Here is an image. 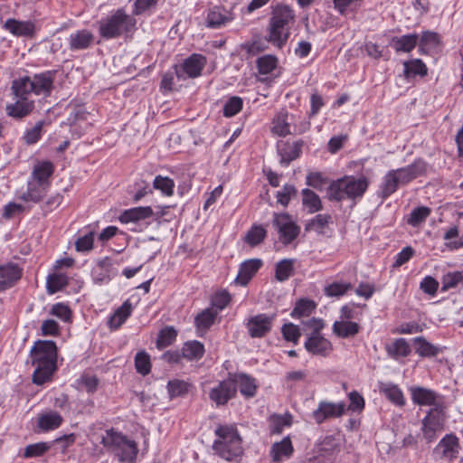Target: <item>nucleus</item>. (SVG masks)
Returning a JSON list of instances; mask_svg holds the SVG:
<instances>
[{
	"label": "nucleus",
	"instance_id": "7c9ffc66",
	"mask_svg": "<svg viewBox=\"0 0 463 463\" xmlns=\"http://www.w3.org/2000/svg\"><path fill=\"white\" fill-rule=\"evenodd\" d=\"M380 392L385 395V397L394 405L398 407H403L406 404L402 389L394 383H387L380 385Z\"/></svg>",
	"mask_w": 463,
	"mask_h": 463
},
{
	"label": "nucleus",
	"instance_id": "f257e3e1",
	"mask_svg": "<svg viewBox=\"0 0 463 463\" xmlns=\"http://www.w3.org/2000/svg\"><path fill=\"white\" fill-rule=\"evenodd\" d=\"M58 349L52 340H38L31 350L32 364L35 366L33 383L36 385L52 380L57 370Z\"/></svg>",
	"mask_w": 463,
	"mask_h": 463
},
{
	"label": "nucleus",
	"instance_id": "7ed1b4c3",
	"mask_svg": "<svg viewBox=\"0 0 463 463\" xmlns=\"http://www.w3.org/2000/svg\"><path fill=\"white\" fill-rule=\"evenodd\" d=\"M294 22V11L288 5H277L274 6L268 25L266 41L279 49L284 47L290 35V25Z\"/></svg>",
	"mask_w": 463,
	"mask_h": 463
},
{
	"label": "nucleus",
	"instance_id": "a211bd4d",
	"mask_svg": "<svg viewBox=\"0 0 463 463\" xmlns=\"http://www.w3.org/2000/svg\"><path fill=\"white\" fill-rule=\"evenodd\" d=\"M23 269L16 263L8 262L0 266V292L15 285L21 279Z\"/></svg>",
	"mask_w": 463,
	"mask_h": 463
},
{
	"label": "nucleus",
	"instance_id": "aec40b11",
	"mask_svg": "<svg viewBox=\"0 0 463 463\" xmlns=\"http://www.w3.org/2000/svg\"><path fill=\"white\" fill-rule=\"evenodd\" d=\"M233 20L232 14L222 6H213L208 10L205 24L209 28L217 29Z\"/></svg>",
	"mask_w": 463,
	"mask_h": 463
},
{
	"label": "nucleus",
	"instance_id": "c9c22d12",
	"mask_svg": "<svg viewBox=\"0 0 463 463\" xmlns=\"http://www.w3.org/2000/svg\"><path fill=\"white\" fill-rule=\"evenodd\" d=\"M132 312V305L129 300L125 301L109 319L110 328L117 329L130 317Z\"/></svg>",
	"mask_w": 463,
	"mask_h": 463
},
{
	"label": "nucleus",
	"instance_id": "3c124183",
	"mask_svg": "<svg viewBox=\"0 0 463 463\" xmlns=\"http://www.w3.org/2000/svg\"><path fill=\"white\" fill-rule=\"evenodd\" d=\"M332 222V216L330 214H317L313 219L309 220L305 225V231H317L319 233L323 232V229Z\"/></svg>",
	"mask_w": 463,
	"mask_h": 463
},
{
	"label": "nucleus",
	"instance_id": "e433bc0d",
	"mask_svg": "<svg viewBox=\"0 0 463 463\" xmlns=\"http://www.w3.org/2000/svg\"><path fill=\"white\" fill-rule=\"evenodd\" d=\"M62 417L56 411H47L38 418V426L44 431L53 430L62 423Z\"/></svg>",
	"mask_w": 463,
	"mask_h": 463
},
{
	"label": "nucleus",
	"instance_id": "c03bdc74",
	"mask_svg": "<svg viewBox=\"0 0 463 463\" xmlns=\"http://www.w3.org/2000/svg\"><path fill=\"white\" fill-rule=\"evenodd\" d=\"M294 263L292 259L279 261L275 266V279L279 282L288 279L294 274Z\"/></svg>",
	"mask_w": 463,
	"mask_h": 463
},
{
	"label": "nucleus",
	"instance_id": "ea45409f",
	"mask_svg": "<svg viewBox=\"0 0 463 463\" xmlns=\"http://www.w3.org/2000/svg\"><path fill=\"white\" fill-rule=\"evenodd\" d=\"M269 427L272 434H279L285 428L290 427L293 422V417L290 413L272 414L269 418Z\"/></svg>",
	"mask_w": 463,
	"mask_h": 463
},
{
	"label": "nucleus",
	"instance_id": "c756f323",
	"mask_svg": "<svg viewBox=\"0 0 463 463\" xmlns=\"http://www.w3.org/2000/svg\"><path fill=\"white\" fill-rule=\"evenodd\" d=\"M49 185L36 182L29 181L27 191L23 194L21 199L24 202L39 203L47 194Z\"/></svg>",
	"mask_w": 463,
	"mask_h": 463
},
{
	"label": "nucleus",
	"instance_id": "58836bf2",
	"mask_svg": "<svg viewBox=\"0 0 463 463\" xmlns=\"http://www.w3.org/2000/svg\"><path fill=\"white\" fill-rule=\"evenodd\" d=\"M204 352L203 345L196 340L185 342L182 348L183 356L188 361L200 360Z\"/></svg>",
	"mask_w": 463,
	"mask_h": 463
},
{
	"label": "nucleus",
	"instance_id": "4be33fe9",
	"mask_svg": "<svg viewBox=\"0 0 463 463\" xmlns=\"http://www.w3.org/2000/svg\"><path fill=\"white\" fill-rule=\"evenodd\" d=\"M205 65V56L199 53H193L184 61L181 66V70L187 75L188 78L194 79L201 76Z\"/></svg>",
	"mask_w": 463,
	"mask_h": 463
},
{
	"label": "nucleus",
	"instance_id": "9b49d317",
	"mask_svg": "<svg viewBox=\"0 0 463 463\" xmlns=\"http://www.w3.org/2000/svg\"><path fill=\"white\" fill-rule=\"evenodd\" d=\"M276 315L258 314L250 317L246 322L248 334L251 338H262L270 333Z\"/></svg>",
	"mask_w": 463,
	"mask_h": 463
},
{
	"label": "nucleus",
	"instance_id": "5701e85b",
	"mask_svg": "<svg viewBox=\"0 0 463 463\" xmlns=\"http://www.w3.org/2000/svg\"><path fill=\"white\" fill-rule=\"evenodd\" d=\"M261 266L262 260L260 259H250L245 260L240 266L235 282L239 285L246 286Z\"/></svg>",
	"mask_w": 463,
	"mask_h": 463
},
{
	"label": "nucleus",
	"instance_id": "052dcab7",
	"mask_svg": "<svg viewBox=\"0 0 463 463\" xmlns=\"http://www.w3.org/2000/svg\"><path fill=\"white\" fill-rule=\"evenodd\" d=\"M297 189L293 184H285L280 191L277 192L276 197L278 203L287 207L292 197L297 195Z\"/></svg>",
	"mask_w": 463,
	"mask_h": 463
},
{
	"label": "nucleus",
	"instance_id": "4d7b16f0",
	"mask_svg": "<svg viewBox=\"0 0 463 463\" xmlns=\"http://www.w3.org/2000/svg\"><path fill=\"white\" fill-rule=\"evenodd\" d=\"M353 288L349 282H333L325 288V294L328 297H341Z\"/></svg>",
	"mask_w": 463,
	"mask_h": 463
},
{
	"label": "nucleus",
	"instance_id": "37998d69",
	"mask_svg": "<svg viewBox=\"0 0 463 463\" xmlns=\"http://www.w3.org/2000/svg\"><path fill=\"white\" fill-rule=\"evenodd\" d=\"M387 354L393 359L407 357L411 350L404 338L396 339L391 345L386 346Z\"/></svg>",
	"mask_w": 463,
	"mask_h": 463
},
{
	"label": "nucleus",
	"instance_id": "393cba45",
	"mask_svg": "<svg viewBox=\"0 0 463 463\" xmlns=\"http://www.w3.org/2000/svg\"><path fill=\"white\" fill-rule=\"evenodd\" d=\"M154 215L150 206H138L125 210L118 217L122 223L138 222L146 220Z\"/></svg>",
	"mask_w": 463,
	"mask_h": 463
},
{
	"label": "nucleus",
	"instance_id": "6e6552de",
	"mask_svg": "<svg viewBox=\"0 0 463 463\" xmlns=\"http://www.w3.org/2000/svg\"><path fill=\"white\" fill-rule=\"evenodd\" d=\"M11 94L14 101L6 104L5 113L8 117L21 120L32 114L35 109V102L29 98L27 92H24L23 88L14 80L11 83Z\"/></svg>",
	"mask_w": 463,
	"mask_h": 463
},
{
	"label": "nucleus",
	"instance_id": "de8ad7c7",
	"mask_svg": "<svg viewBox=\"0 0 463 463\" xmlns=\"http://www.w3.org/2000/svg\"><path fill=\"white\" fill-rule=\"evenodd\" d=\"M177 332L173 326H165L159 331L156 339V347L158 349L165 348L171 345L176 339Z\"/></svg>",
	"mask_w": 463,
	"mask_h": 463
},
{
	"label": "nucleus",
	"instance_id": "412c9836",
	"mask_svg": "<svg viewBox=\"0 0 463 463\" xmlns=\"http://www.w3.org/2000/svg\"><path fill=\"white\" fill-rule=\"evenodd\" d=\"M229 377L233 384L238 385L240 392L246 398L254 397L257 392L256 380L243 373H229Z\"/></svg>",
	"mask_w": 463,
	"mask_h": 463
},
{
	"label": "nucleus",
	"instance_id": "5fc2aeb1",
	"mask_svg": "<svg viewBox=\"0 0 463 463\" xmlns=\"http://www.w3.org/2000/svg\"><path fill=\"white\" fill-rule=\"evenodd\" d=\"M68 285V279L62 274H52L47 278V289L50 293L53 294Z\"/></svg>",
	"mask_w": 463,
	"mask_h": 463
},
{
	"label": "nucleus",
	"instance_id": "864d4df0",
	"mask_svg": "<svg viewBox=\"0 0 463 463\" xmlns=\"http://www.w3.org/2000/svg\"><path fill=\"white\" fill-rule=\"evenodd\" d=\"M135 367L138 373L147 375L151 371L149 354L145 351L138 352L135 356Z\"/></svg>",
	"mask_w": 463,
	"mask_h": 463
},
{
	"label": "nucleus",
	"instance_id": "a18cd8bd",
	"mask_svg": "<svg viewBox=\"0 0 463 463\" xmlns=\"http://www.w3.org/2000/svg\"><path fill=\"white\" fill-rule=\"evenodd\" d=\"M218 311L213 308H206L195 317L194 323L199 330H207L214 323Z\"/></svg>",
	"mask_w": 463,
	"mask_h": 463
},
{
	"label": "nucleus",
	"instance_id": "2eb2a0df",
	"mask_svg": "<svg viewBox=\"0 0 463 463\" xmlns=\"http://www.w3.org/2000/svg\"><path fill=\"white\" fill-rule=\"evenodd\" d=\"M305 349L312 355L326 357L333 350L332 343L324 337L321 332L318 334H307L304 344Z\"/></svg>",
	"mask_w": 463,
	"mask_h": 463
},
{
	"label": "nucleus",
	"instance_id": "423d86ee",
	"mask_svg": "<svg viewBox=\"0 0 463 463\" xmlns=\"http://www.w3.org/2000/svg\"><path fill=\"white\" fill-rule=\"evenodd\" d=\"M101 444L121 463H136L139 452L137 443L128 436H101Z\"/></svg>",
	"mask_w": 463,
	"mask_h": 463
},
{
	"label": "nucleus",
	"instance_id": "13d9d810",
	"mask_svg": "<svg viewBox=\"0 0 463 463\" xmlns=\"http://www.w3.org/2000/svg\"><path fill=\"white\" fill-rule=\"evenodd\" d=\"M463 280V275L460 271L449 272L441 279V291H447L456 288Z\"/></svg>",
	"mask_w": 463,
	"mask_h": 463
},
{
	"label": "nucleus",
	"instance_id": "603ef678",
	"mask_svg": "<svg viewBox=\"0 0 463 463\" xmlns=\"http://www.w3.org/2000/svg\"><path fill=\"white\" fill-rule=\"evenodd\" d=\"M256 64L260 74H269L277 68L278 58L271 54L263 55L257 59Z\"/></svg>",
	"mask_w": 463,
	"mask_h": 463
},
{
	"label": "nucleus",
	"instance_id": "a19ab883",
	"mask_svg": "<svg viewBox=\"0 0 463 463\" xmlns=\"http://www.w3.org/2000/svg\"><path fill=\"white\" fill-rule=\"evenodd\" d=\"M301 194L302 204L307 209L309 213H315L323 209L321 199L314 191L305 188Z\"/></svg>",
	"mask_w": 463,
	"mask_h": 463
},
{
	"label": "nucleus",
	"instance_id": "79ce46f5",
	"mask_svg": "<svg viewBox=\"0 0 463 463\" xmlns=\"http://www.w3.org/2000/svg\"><path fill=\"white\" fill-rule=\"evenodd\" d=\"M413 342L417 345L415 352L421 357H435L441 352L439 347L432 345L423 336L414 338Z\"/></svg>",
	"mask_w": 463,
	"mask_h": 463
},
{
	"label": "nucleus",
	"instance_id": "6ab92c4d",
	"mask_svg": "<svg viewBox=\"0 0 463 463\" xmlns=\"http://www.w3.org/2000/svg\"><path fill=\"white\" fill-rule=\"evenodd\" d=\"M459 449L460 445L457 436H443L434 449V453L439 454L441 458L453 460L458 458Z\"/></svg>",
	"mask_w": 463,
	"mask_h": 463
},
{
	"label": "nucleus",
	"instance_id": "774afa93",
	"mask_svg": "<svg viewBox=\"0 0 463 463\" xmlns=\"http://www.w3.org/2000/svg\"><path fill=\"white\" fill-rule=\"evenodd\" d=\"M348 398L350 403L346 408L347 410L361 412L364 409V399L357 391L349 392Z\"/></svg>",
	"mask_w": 463,
	"mask_h": 463
},
{
	"label": "nucleus",
	"instance_id": "9d476101",
	"mask_svg": "<svg viewBox=\"0 0 463 463\" xmlns=\"http://www.w3.org/2000/svg\"><path fill=\"white\" fill-rule=\"evenodd\" d=\"M214 440L213 449L222 458L231 461L243 453L241 436H218Z\"/></svg>",
	"mask_w": 463,
	"mask_h": 463
},
{
	"label": "nucleus",
	"instance_id": "4c0bfd02",
	"mask_svg": "<svg viewBox=\"0 0 463 463\" xmlns=\"http://www.w3.org/2000/svg\"><path fill=\"white\" fill-rule=\"evenodd\" d=\"M403 75L406 79L415 76L424 77L428 74V68L420 59H412L403 62Z\"/></svg>",
	"mask_w": 463,
	"mask_h": 463
},
{
	"label": "nucleus",
	"instance_id": "1a4fd4ad",
	"mask_svg": "<svg viewBox=\"0 0 463 463\" xmlns=\"http://www.w3.org/2000/svg\"><path fill=\"white\" fill-rule=\"evenodd\" d=\"M272 225L278 232L279 241L284 246L291 244L300 233V226L288 213H273Z\"/></svg>",
	"mask_w": 463,
	"mask_h": 463
},
{
	"label": "nucleus",
	"instance_id": "f8f14e48",
	"mask_svg": "<svg viewBox=\"0 0 463 463\" xmlns=\"http://www.w3.org/2000/svg\"><path fill=\"white\" fill-rule=\"evenodd\" d=\"M447 420L446 406L443 403L431 407L422 420V429L425 432H440L444 430Z\"/></svg>",
	"mask_w": 463,
	"mask_h": 463
},
{
	"label": "nucleus",
	"instance_id": "dca6fc26",
	"mask_svg": "<svg viewBox=\"0 0 463 463\" xmlns=\"http://www.w3.org/2000/svg\"><path fill=\"white\" fill-rule=\"evenodd\" d=\"M409 391L411 401L416 405L435 407L437 404L444 402L442 397L433 390L421 386H411Z\"/></svg>",
	"mask_w": 463,
	"mask_h": 463
},
{
	"label": "nucleus",
	"instance_id": "b1692460",
	"mask_svg": "<svg viewBox=\"0 0 463 463\" xmlns=\"http://www.w3.org/2000/svg\"><path fill=\"white\" fill-rule=\"evenodd\" d=\"M304 142L298 140L292 144L284 143L282 146L278 147V152L280 156V164L287 166L290 162L298 158L302 153V147Z\"/></svg>",
	"mask_w": 463,
	"mask_h": 463
},
{
	"label": "nucleus",
	"instance_id": "0e129e2a",
	"mask_svg": "<svg viewBox=\"0 0 463 463\" xmlns=\"http://www.w3.org/2000/svg\"><path fill=\"white\" fill-rule=\"evenodd\" d=\"M281 333L287 341L292 342L294 344H297L299 337L301 336L300 328L292 323L283 325Z\"/></svg>",
	"mask_w": 463,
	"mask_h": 463
},
{
	"label": "nucleus",
	"instance_id": "f704fd0d",
	"mask_svg": "<svg viewBox=\"0 0 463 463\" xmlns=\"http://www.w3.org/2000/svg\"><path fill=\"white\" fill-rule=\"evenodd\" d=\"M54 171V165L51 161H43L34 165L32 177L33 181L47 184L50 186V177Z\"/></svg>",
	"mask_w": 463,
	"mask_h": 463
},
{
	"label": "nucleus",
	"instance_id": "680f3d73",
	"mask_svg": "<svg viewBox=\"0 0 463 463\" xmlns=\"http://www.w3.org/2000/svg\"><path fill=\"white\" fill-rule=\"evenodd\" d=\"M272 132L279 137L290 134L289 124L287 121V114H279L272 122Z\"/></svg>",
	"mask_w": 463,
	"mask_h": 463
},
{
	"label": "nucleus",
	"instance_id": "0eeeda50",
	"mask_svg": "<svg viewBox=\"0 0 463 463\" xmlns=\"http://www.w3.org/2000/svg\"><path fill=\"white\" fill-rule=\"evenodd\" d=\"M56 72V71H45L35 73L32 77L26 75L14 80L23 88L24 92L47 98L54 90Z\"/></svg>",
	"mask_w": 463,
	"mask_h": 463
},
{
	"label": "nucleus",
	"instance_id": "f3484780",
	"mask_svg": "<svg viewBox=\"0 0 463 463\" xmlns=\"http://www.w3.org/2000/svg\"><path fill=\"white\" fill-rule=\"evenodd\" d=\"M236 394V386L228 376L227 380L222 381L213 388L209 393L210 399L218 406L225 405Z\"/></svg>",
	"mask_w": 463,
	"mask_h": 463
},
{
	"label": "nucleus",
	"instance_id": "bb28decb",
	"mask_svg": "<svg viewBox=\"0 0 463 463\" xmlns=\"http://www.w3.org/2000/svg\"><path fill=\"white\" fill-rule=\"evenodd\" d=\"M94 42V35L89 30H80L71 33L69 38V48L71 51L85 50Z\"/></svg>",
	"mask_w": 463,
	"mask_h": 463
},
{
	"label": "nucleus",
	"instance_id": "4468645a",
	"mask_svg": "<svg viewBox=\"0 0 463 463\" xmlns=\"http://www.w3.org/2000/svg\"><path fill=\"white\" fill-rule=\"evenodd\" d=\"M346 411L345 402H330L322 401L318 403L317 409L313 411V419L318 424L328 419L341 417Z\"/></svg>",
	"mask_w": 463,
	"mask_h": 463
},
{
	"label": "nucleus",
	"instance_id": "69168bd1",
	"mask_svg": "<svg viewBox=\"0 0 463 463\" xmlns=\"http://www.w3.org/2000/svg\"><path fill=\"white\" fill-rule=\"evenodd\" d=\"M232 298L228 291L222 290L219 292H216L211 300L212 307H215L216 310H222L225 308L229 303L231 302Z\"/></svg>",
	"mask_w": 463,
	"mask_h": 463
},
{
	"label": "nucleus",
	"instance_id": "72a5a7b5",
	"mask_svg": "<svg viewBox=\"0 0 463 463\" xmlns=\"http://www.w3.org/2000/svg\"><path fill=\"white\" fill-rule=\"evenodd\" d=\"M267 237V230L263 224L254 223L249 229L243 241L250 247L254 248L261 244Z\"/></svg>",
	"mask_w": 463,
	"mask_h": 463
},
{
	"label": "nucleus",
	"instance_id": "8fccbe9b",
	"mask_svg": "<svg viewBox=\"0 0 463 463\" xmlns=\"http://www.w3.org/2000/svg\"><path fill=\"white\" fill-rule=\"evenodd\" d=\"M153 187L159 190L165 196L174 194L175 182L168 176L156 175L153 182Z\"/></svg>",
	"mask_w": 463,
	"mask_h": 463
},
{
	"label": "nucleus",
	"instance_id": "20e7f679",
	"mask_svg": "<svg viewBox=\"0 0 463 463\" xmlns=\"http://www.w3.org/2000/svg\"><path fill=\"white\" fill-rule=\"evenodd\" d=\"M369 180L365 176L356 178L354 175H345L332 181L326 190L327 198L331 202H342L349 199L355 203L361 199L369 186Z\"/></svg>",
	"mask_w": 463,
	"mask_h": 463
},
{
	"label": "nucleus",
	"instance_id": "a878e982",
	"mask_svg": "<svg viewBox=\"0 0 463 463\" xmlns=\"http://www.w3.org/2000/svg\"><path fill=\"white\" fill-rule=\"evenodd\" d=\"M294 452V448L290 440V436H285L279 442H275L271 446L270 456L272 461L279 463L283 458H289Z\"/></svg>",
	"mask_w": 463,
	"mask_h": 463
},
{
	"label": "nucleus",
	"instance_id": "2f4dec72",
	"mask_svg": "<svg viewBox=\"0 0 463 463\" xmlns=\"http://www.w3.org/2000/svg\"><path fill=\"white\" fill-rule=\"evenodd\" d=\"M333 333L341 338H349L356 335L361 329L358 323L354 321L339 320L333 324Z\"/></svg>",
	"mask_w": 463,
	"mask_h": 463
},
{
	"label": "nucleus",
	"instance_id": "338daca9",
	"mask_svg": "<svg viewBox=\"0 0 463 463\" xmlns=\"http://www.w3.org/2000/svg\"><path fill=\"white\" fill-rule=\"evenodd\" d=\"M50 313L64 322H69L71 319V310L69 306L64 303H56L52 305Z\"/></svg>",
	"mask_w": 463,
	"mask_h": 463
},
{
	"label": "nucleus",
	"instance_id": "e2e57ef3",
	"mask_svg": "<svg viewBox=\"0 0 463 463\" xmlns=\"http://www.w3.org/2000/svg\"><path fill=\"white\" fill-rule=\"evenodd\" d=\"M359 307L360 306L354 303L343 306L340 310V319L345 321L359 320L362 317V313L358 310Z\"/></svg>",
	"mask_w": 463,
	"mask_h": 463
},
{
	"label": "nucleus",
	"instance_id": "cd10ccee",
	"mask_svg": "<svg viewBox=\"0 0 463 463\" xmlns=\"http://www.w3.org/2000/svg\"><path fill=\"white\" fill-rule=\"evenodd\" d=\"M5 27L14 35L32 37L35 32L34 24L31 21H17L15 19H8Z\"/></svg>",
	"mask_w": 463,
	"mask_h": 463
},
{
	"label": "nucleus",
	"instance_id": "39448f33",
	"mask_svg": "<svg viewBox=\"0 0 463 463\" xmlns=\"http://www.w3.org/2000/svg\"><path fill=\"white\" fill-rule=\"evenodd\" d=\"M136 23L133 16L126 14L123 9H118L111 15L99 22V33L104 39L118 38L132 32Z\"/></svg>",
	"mask_w": 463,
	"mask_h": 463
},
{
	"label": "nucleus",
	"instance_id": "6e6d98bb",
	"mask_svg": "<svg viewBox=\"0 0 463 463\" xmlns=\"http://www.w3.org/2000/svg\"><path fill=\"white\" fill-rule=\"evenodd\" d=\"M242 106L243 100L241 97H231L223 106V116L226 118H232L235 116L242 109Z\"/></svg>",
	"mask_w": 463,
	"mask_h": 463
},
{
	"label": "nucleus",
	"instance_id": "bf43d9fd",
	"mask_svg": "<svg viewBox=\"0 0 463 463\" xmlns=\"http://www.w3.org/2000/svg\"><path fill=\"white\" fill-rule=\"evenodd\" d=\"M44 121H38L34 127L25 130L24 140L27 145H33L42 137L43 128Z\"/></svg>",
	"mask_w": 463,
	"mask_h": 463
},
{
	"label": "nucleus",
	"instance_id": "49530a36",
	"mask_svg": "<svg viewBox=\"0 0 463 463\" xmlns=\"http://www.w3.org/2000/svg\"><path fill=\"white\" fill-rule=\"evenodd\" d=\"M316 308V303L313 300H309L307 298L299 299L293 310L291 311L290 316L293 318H300L303 317H308L312 314V312Z\"/></svg>",
	"mask_w": 463,
	"mask_h": 463
},
{
	"label": "nucleus",
	"instance_id": "ddd939ff",
	"mask_svg": "<svg viewBox=\"0 0 463 463\" xmlns=\"http://www.w3.org/2000/svg\"><path fill=\"white\" fill-rule=\"evenodd\" d=\"M75 436H59L52 443L49 442H37L27 445L24 449V457L25 458H36L43 456L52 447V444L61 445V452H65L66 449L73 444Z\"/></svg>",
	"mask_w": 463,
	"mask_h": 463
},
{
	"label": "nucleus",
	"instance_id": "c85d7f7f",
	"mask_svg": "<svg viewBox=\"0 0 463 463\" xmlns=\"http://www.w3.org/2000/svg\"><path fill=\"white\" fill-rule=\"evenodd\" d=\"M166 389L170 400H174L188 394L194 389V384L189 381L175 378L168 381Z\"/></svg>",
	"mask_w": 463,
	"mask_h": 463
},
{
	"label": "nucleus",
	"instance_id": "f03ea898",
	"mask_svg": "<svg viewBox=\"0 0 463 463\" xmlns=\"http://www.w3.org/2000/svg\"><path fill=\"white\" fill-rule=\"evenodd\" d=\"M428 164L421 158L416 159L412 164L388 171L380 185L379 196L385 200L394 194L400 185H405L414 179L427 174Z\"/></svg>",
	"mask_w": 463,
	"mask_h": 463
},
{
	"label": "nucleus",
	"instance_id": "473e14b6",
	"mask_svg": "<svg viewBox=\"0 0 463 463\" xmlns=\"http://www.w3.org/2000/svg\"><path fill=\"white\" fill-rule=\"evenodd\" d=\"M419 35L417 33L405 34L400 37H392L391 44L397 52H410L417 45Z\"/></svg>",
	"mask_w": 463,
	"mask_h": 463
},
{
	"label": "nucleus",
	"instance_id": "09e8293b",
	"mask_svg": "<svg viewBox=\"0 0 463 463\" xmlns=\"http://www.w3.org/2000/svg\"><path fill=\"white\" fill-rule=\"evenodd\" d=\"M430 213L431 210L427 206L416 207L410 213L407 223L412 227H417L424 222Z\"/></svg>",
	"mask_w": 463,
	"mask_h": 463
}]
</instances>
